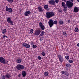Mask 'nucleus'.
Here are the masks:
<instances>
[{"instance_id": "nucleus-1", "label": "nucleus", "mask_w": 79, "mask_h": 79, "mask_svg": "<svg viewBox=\"0 0 79 79\" xmlns=\"http://www.w3.org/2000/svg\"><path fill=\"white\" fill-rule=\"evenodd\" d=\"M54 15H55V13L53 11H51L46 12L45 16L47 19H49L50 18L54 16Z\"/></svg>"}, {"instance_id": "nucleus-2", "label": "nucleus", "mask_w": 79, "mask_h": 79, "mask_svg": "<svg viewBox=\"0 0 79 79\" xmlns=\"http://www.w3.org/2000/svg\"><path fill=\"white\" fill-rule=\"evenodd\" d=\"M57 21L55 20L54 21H53V20L52 19L50 20L49 21L48 23L49 25V26L50 27H53V24H57Z\"/></svg>"}, {"instance_id": "nucleus-3", "label": "nucleus", "mask_w": 79, "mask_h": 79, "mask_svg": "<svg viewBox=\"0 0 79 79\" xmlns=\"http://www.w3.org/2000/svg\"><path fill=\"white\" fill-rule=\"evenodd\" d=\"M66 5L68 8H70L73 6V3L72 2L67 1L66 2Z\"/></svg>"}, {"instance_id": "nucleus-4", "label": "nucleus", "mask_w": 79, "mask_h": 79, "mask_svg": "<svg viewBox=\"0 0 79 79\" xmlns=\"http://www.w3.org/2000/svg\"><path fill=\"white\" fill-rule=\"evenodd\" d=\"M16 68L17 70H23L25 68V67L23 65L18 64L17 65Z\"/></svg>"}, {"instance_id": "nucleus-5", "label": "nucleus", "mask_w": 79, "mask_h": 79, "mask_svg": "<svg viewBox=\"0 0 79 79\" xmlns=\"http://www.w3.org/2000/svg\"><path fill=\"white\" fill-rule=\"evenodd\" d=\"M0 62L1 63H3L4 64H6V60L2 56H0Z\"/></svg>"}, {"instance_id": "nucleus-6", "label": "nucleus", "mask_w": 79, "mask_h": 79, "mask_svg": "<svg viewBox=\"0 0 79 79\" xmlns=\"http://www.w3.org/2000/svg\"><path fill=\"white\" fill-rule=\"evenodd\" d=\"M41 32V31H40V30H37L35 31V33H34V35L38 36V35H39L40 34Z\"/></svg>"}, {"instance_id": "nucleus-7", "label": "nucleus", "mask_w": 79, "mask_h": 79, "mask_svg": "<svg viewBox=\"0 0 79 79\" xmlns=\"http://www.w3.org/2000/svg\"><path fill=\"white\" fill-rule=\"evenodd\" d=\"M39 25L41 29L42 30V31H44L45 29V26L43 24H42V22H40L39 23Z\"/></svg>"}, {"instance_id": "nucleus-8", "label": "nucleus", "mask_w": 79, "mask_h": 79, "mask_svg": "<svg viewBox=\"0 0 79 79\" xmlns=\"http://www.w3.org/2000/svg\"><path fill=\"white\" fill-rule=\"evenodd\" d=\"M60 73H61L62 74H64L66 76H68V77L69 76V73L67 71H62L60 72Z\"/></svg>"}, {"instance_id": "nucleus-9", "label": "nucleus", "mask_w": 79, "mask_h": 79, "mask_svg": "<svg viewBox=\"0 0 79 79\" xmlns=\"http://www.w3.org/2000/svg\"><path fill=\"white\" fill-rule=\"evenodd\" d=\"M57 57H58L59 60L60 61V63H63V57L61 56L60 55H58L57 56Z\"/></svg>"}, {"instance_id": "nucleus-10", "label": "nucleus", "mask_w": 79, "mask_h": 79, "mask_svg": "<svg viewBox=\"0 0 79 79\" xmlns=\"http://www.w3.org/2000/svg\"><path fill=\"white\" fill-rule=\"evenodd\" d=\"M31 11L30 10H27L24 13V15L26 16H27L31 15Z\"/></svg>"}, {"instance_id": "nucleus-11", "label": "nucleus", "mask_w": 79, "mask_h": 79, "mask_svg": "<svg viewBox=\"0 0 79 79\" xmlns=\"http://www.w3.org/2000/svg\"><path fill=\"white\" fill-rule=\"evenodd\" d=\"M7 22L8 23H10V24H12V25H13V23L12 22V21L11 19L10 18V17H8V18L7 19Z\"/></svg>"}, {"instance_id": "nucleus-12", "label": "nucleus", "mask_w": 79, "mask_h": 79, "mask_svg": "<svg viewBox=\"0 0 79 79\" xmlns=\"http://www.w3.org/2000/svg\"><path fill=\"white\" fill-rule=\"evenodd\" d=\"M48 2L50 4H51L52 5H55V2L53 0H50L48 1Z\"/></svg>"}, {"instance_id": "nucleus-13", "label": "nucleus", "mask_w": 79, "mask_h": 79, "mask_svg": "<svg viewBox=\"0 0 79 79\" xmlns=\"http://www.w3.org/2000/svg\"><path fill=\"white\" fill-rule=\"evenodd\" d=\"M27 74V73L25 71H23L22 72V77H26V75Z\"/></svg>"}, {"instance_id": "nucleus-14", "label": "nucleus", "mask_w": 79, "mask_h": 79, "mask_svg": "<svg viewBox=\"0 0 79 79\" xmlns=\"http://www.w3.org/2000/svg\"><path fill=\"white\" fill-rule=\"evenodd\" d=\"M6 79H9V78H11V74L8 73L5 75Z\"/></svg>"}, {"instance_id": "nucleus-15", "label": "nucleus", "mask_w": 79, "mask_h": 79, "mask_svg": "<svg viewBox=\"0 0 79 79\" xmlns=\"http://www.w3.org/2000/svg\"><path fill=\"white\" fill-rule=\"evenodd\" d=\"M22 60L19 58H17L16 60V62L17 63H18V64H20L21 63Z\"/></svg>"}, {"instance_id": "nucleus-16", "label": "nucleus", "mask_w": 79, "mask_h": 79, "mask_svg": "<svg viewBox=\"0 0 79 79\" xmlns=\"http://www.w3.org/2000/svg\"><path fill=\"white\" fill-rule=\"evenodd\" d=\"M38 11L39 12H42L44 11V10L42 9V8L40 6L38 7Z\"/></svg>"}, {"instance_id": "nucleus-17", "label": "nucleus", "mask_w": 79, "mask_h": 79, "mask_svg": "<svg viewBox=\"0 0 79 79\" xmlns=\"http://www.w3.org/2000/svg\"><path fill=\"white\" fill-rule=\"evenodd\" d=\"M74 13L76 12L77 13L79 11V9L77 7H75L74 9Z\"/></svg>"}, {"instance_id": "nucleus-18", "label": "nucleus", "mask_w": 79, "mask_h": 79, "mask_svg": "<svg viewBox=\"0 0 79 79\" xmlns=\"http://www.w3.org/2000/svg\"><path fill=\"white\" fill-rule=\"evenodd\" d=\"M63 7L64 8V9L63 10V11H64V12L67 11V10H68V6H66Z\"/></svg>"}, {"instance_id": "nucleus-19", "label": "nucleus", "mask_w": 79, "mask_h": 79, "mask_svg": "<svg viewBox=\"0 0 79 79\" xmlns=\"http://www.w3.org/2000/svg\"><path fill=\"white\" fill-rule=\"evenodd\" d=\"M58 23L60 25H62L64 23V21L63 20H60L59 21Z\"/></svg>"}, {"instance_id": "nucleus-20", "label": "nucleus", "mask_w": 79, "mask_h": 79, "mask_svg": "<svg viewBox=\"0 0 79 79\" xmlns=\"http://www.w3.org/2000/svg\"><path fill=\"white\" fill-rule=\"evenodd\" d=\"M45 32L44 31H42V32L39 35V37H42L43 35H44V34H45Z\"/></svg>"}, {"instance_id": "nucleus-21", "label": "nucleus", "mask_w": 79, "mask_h": 79, "mask_svg": "<svg viewBox=\"0 0 79 79\" xmlns=\"http://www.w3.org/2000/svg\"><path fill=\"white\" fill-rule=\"evenodd\" d=\"M48 72L45 71L44 72V75L45 76H48Z\"/></svg>"}, {"instance_id": "nucleus-22", "label": "nucleus", "mask_w": 79, "mask_h": 79, "mask_svg": "<svg viewBox=\"0 0 79 79\" xmlns=\"http://www.w3.org/2000/svg\"><path fill=\"white\" fill-rule=\"evenodd\" d=\"M6 29H2V33L3 34H5V33H6Z\"/></svg>"}, {"instance_id": "nucleus-23", "label": "nucleus", "mask_w": 79, "mask_h": 79, "mask_svg": "<svg viewBox=\"0 0 79 79\" xmlns=\"http://www.w3.org/2000/svg\"><path fill=\"white\" fill-rule=\"evenodd\" d=\"M74 31L75 32H79V29H78V28L76 27Z\"/></svg>"}, {"instance_id": "nucleus-24", "label": "nucleus", "mask_w": 79, "mask_h": 79, "mask_svg": "<svg viewBox=\"0 0 79 79\" xmlns=\"http://www.w3.org/2000/svg\"><path fill=\"white\" fill-rule=\"evenodd\" d=\"M7 1L10 3H12L13 2L14 0H7Z\"/></svg>"}, {"instance_id": "nucleus-25", "label": "nucleus", "mask_w": 79, "mask_h": 79, "mask_svg": "<svg viewBox=\"0 0 79 79\" xmlns=\"http://www.w3.org/2000/svg\"><path fill=\"white\" fill-rule=\"evenodd\" d=\"M62 6H63V7H64V6H66V4H65V2H62Z\"/></svg>"}, {"instance_id": "nucleus-26", "label": "nucleus", "mask_w": 79, "mask_h": 79, "mask_svg": "<svg viewBox=\"0 0 79 79\" xmlns=\"http://www.w3.org/2000/svg\"><path fill=\"white\" fill-rule=\"evenodd\" d=\"M66 66L68 68H71V65L69 64H66Z\"/></svg>"}, {"instance_id": "nucleus-27", "label": "nucleus", "mask_w": 79, "mask_h": 79, "mask_svg": "<svg viewBox=\"0 0 79 79\" xmlns=\"http://www.w3.org/2000/svg\"><path fill=\"white\" fill-rule=\"evenodd\" d=\"M48 8V6L47 5H45L44 6V9H47Z\"/></svg>"}, {"instance_id": "nucleus-28", "label": "nucleus", "mask_w": 79, "mask_h": 79, "mask_svg": "<svg viewBox=\"0 0 79 79\" xmlns=\"http://www.w3.org/2000/svg\"><path fill=\"white\" fill-rule=\"evenodd\" d=\"M25 47L26 48H30L31 47V45L28 44H26Z\"/></svg>"}, {"instance_id": "nucleus-29", "label": "nucleus", "mask_w": 79, "mask_h": 79, "mask_svg": "<svg viewBox=\"0 0 79 79\" xmlns=\"http://www.w3.org/2000/svg\"><path fill=\"white\" fill-rule=\"evenodd\" d=\"M8 11L9 13H12V8H9V10Z\"/></svg>"}, {"instance_id": "nucleus-30", "label": "nucleus", "mask_w": 79, "mask_h": 79, "mask_svg": "<svg viewBox=\"0 0 79 79\" xmlns=\"http://www.w3.org/2000/svg\"><path fill=\"white\" fill-rule=\"evenodd\" d=\"M63 35H64V36H66L67 35V33H66V32L65 31H64L63 32Z\"/></svg>"}, {"instance_id": "nucleus-31", "label": "nucleus", "mask_w": 79, "mask_h": 79, "mask_svg": "<svg viewBox=\"0 0 79 79\" xmlns=\"http://www.w3.org/2000/svg\"><path fill=\"white\" fill-rule=\"evenodd\" d=\"M39 37H40V41H42L44 40V38H43L42 36H40Z\"/></svg>"}, {"instance_id": "nucleus-32", "label": "nucleus", "mask_w": 79, "mask_h": 79, "mask_svg": "<svg viewBox=\"0 0 79 79\" xmlns=\"http://www.w3.org/2000/svg\"><path fill=\"white\" fill-rule=\"evenodd\" d=\"M33 32H34V30H33V29H31V30H30V34H32V33H33Z\"/></svg>"}, {"instance_id": "nucleus-33", "label": "nucleus", "mask_w": 79, "mask_h": 79, "mask_svg": "<svg viewBox=\"0 0 79 79\" xmlns=\"http://www.w3.org/2000/svg\"><path fill=\"white\" fill-rule=\"evenodd\" d=\"M41 55H42L43 56H45V52L44 51L42 52L41 53Z\"/></svg>"}, {"instance_id": "nucleus-34", "label": "nucleus", "mask_w": 79, "mask_h": 79, "mask_svg": "<svg viewBox=\"0 0 79 79\" xmlns=\"http://www.w3.org/2000/svg\"><path fill=\"white\" fill-rule=\"evenodd\" d=\"M6 78V77H5V75H3L1 77V79H5Z\"/></svg>"}, {"instance_id": "nucleus-35", "label": "nucleus", "mask_w": 79, "mask_h": 79, "mask_svg": "<svg viewBox=\"0 0 79 79\" xmlns=\"http://www.w3.org/2000/svg\"><path fill=\"white\" fill-rule=\"evenodd\" d=\"M37 59L39 60H41V59H42V57L40 56H38L37 57Z\"/></svg>"}, {"instance_id": "nucleus-36", "label": "nucleus", "mask_w": 79, "mask_h": 79, "mask_svg": "<svg viewBox=\"0 0 79 79\" xmlns=\"http://www.w3.org/2000/svg\"><path fill=\"white\" fill-rule=\"evenodd\" d=\"M68 61L69 63H73V60H69Z\"/></svg>"}, {"instance_id": "nucleus-37", "label": "nucleus", "mask_w": 79, "mask_h": 79, "mask_svg": "<svg viewBox=\"0 0 79 79\" xmlns=\"http://www.w3.org/2000/svg\"><path fill=\"white\" fill-rule=\"evenodd\" d=\"M65 58L66 60H69V57L68 56H65Z\"/></svg>"}, {"instance_id": "nucleus-38", "label": "nucleus", "mask_w": 79, "mask_h": 79, "mask_svg": "<svg viewBox=\"0 0 79 79\" xmlns=\"http://www.w3.org/2000/svg\"><path fill=\"white\" fill-rule=\"evenodd\" d=\"M9 10V8H8V7L6 6V11H8Z\"/></svg>"}, {"instance_id": "nucleus-39", "label": "nucleus", "mask_w": 79, "mask_h": 79, "mask_svg": "<svg viewBox=\"0 0 79 79\" xmlns=\"http://www.w3.org/2000/svg\"><path fill=\"white\" fill-rule=\"evenodd\" d=\"M32 47L33 48H35L37 47V46L35 45L34 44L32 46Z\"/></svg>"}, {"instance_id": "nucleus-40", "label": "nucleus", "mask_w": 79, "mask_h": 79, "mask_svg": "<svg viewBox=\"0 0 79 79\" xmlns=\"http://www.w3.org/2000/svg\"><path fill=\"white\" fill-rule=\"evenodd\" d=\"M22 46L23 47H26V43H23L22 44Z\"/></svg>"}, {"instance_id": "nucleus-41", "label": "nucleus", "mask_w": 79, "mask_h": 79, "mask_svg": "<svg viewBox=\"0 0 79 79\" xmlns=\"http://www.w3.org/2000/svg\"><path fill=\"white\" fill-rule=\"evenodd\" d=\"M34 42L33 41H31V45H34Z\"/></svg>"}, {"instance_id": "nucleus-42", "label": "nucleus", "mask_w": 79, "mask_h": 79, "mask_svg": "<svg viewBox=\"0 0 79 79\" xmlns=\"http://www.w3.org/2000/svg\"><path fill=\"white\" fill-rule=\"evenodd\" d=\"M56 3H57L59 2V0H55Z\"/></svg>"}, {"instance_id": "nucleus-43", "label": "nucleus", "mask_w": 79, "mask_h": 79, "mask_svg": "<svg viewBox=\"0 0 79 79\" xmlns=\"http://www.w3.org/2000/svg\"><path fill=\"white\" fill-rule=\"evenodd\" d=\"M58 11L60 13H61V12H62V10H58Z\"/></svg>"}, {"instance_id": "nucleus-44", "label": "nucleus", "mask_w": 79, "mask_h": 79, "mask_svg": "<svg viewBox=\"0 0 79 79\" xmlns=\"http://www.w3.org/2000/svg\"><path fill=\"white\" fill-rule=\"evenodd\" d=\"M6 36L5 35H3L2 38L3 39H4V38H5V37H6Z\"/></svg>"}, {"instance_id": "nucleus-45", "label": "nucleus", "mask_w": 79, "mask_h": 79, "mask_svg": "<svg viewBox=\"0 0 79 79\" xmlns=\"http://www.w3.org/2000/svg\"><path fill=\"white\" fill-rule=\"evenodd\" d=\"M21 76V74H20L18 76V77H19V78Z\"/></svg>"}, {"instance_id": "nucleus-46", "label": "nucleus", "mask_w": 79, "mask_h": 79, "mask_svg": "<svg viewBox=\"0 0 79 79\" xmlns=\"http://www.w3.org/2000/svg\"><path fill=\"white\" fill-rule=\"evenodd\" d=\"M68 22L69 23H71V21L70 20H68Z\"/></svg>"}, {"instance_id": "nucleus-47", "label": "nucleus", "mask_w": 79, "mask_h": 79, "mask_svg": "<svg viewBox=\"0 0 79 79\" xmlns=\"http://www.w3.org/2000/svg\"><path fill=\"white\" fill-rule=\"evenodd\" d=\"M77 46L79 47V43L77 44Z\"/></svg>"}, {"instance_id": "nucleus-48", "label": "nucleus", "mask_w": 79, "mask_h": 79, "mask_svg": "<svg viewBox=\"0 0 79 79\" xmlns=\"http://www.w3.org/2000/svg\"><path fill=\"white\" fill-rule=\"evenodd\" d=\"M69 1H72V2H73V0H69Z\"/></svg>"}, {"instance_id": "nucleus-49", "label": "nucleus", "mask_w": 79, "mask_h": 79, "mask_svg": "<svg viewBox=\"0 0 79 79\" xmlns=\"http://www.w3.org/2000/svg\"><path fill=\"white\" fill-rule=\"evenodd\" d=\"M8 61H7V62H6V64H8Z\"/></svg>"}, {"instance_id": "nucleus-50", "label": "nucleus", "mask_w": 79, "mask_h": 79, "mask_svg": "<svg viewBox=\"0 0 79 79\" xmlns=\"http://www.w3.org/2000/svg\"><path fill=\"white\" fill-rule=\"evenodd\" d=\"M64 0V2H66L67 0Z\"/></svg>"}, {"instance_id": "nucleus-51", "label": "nucleus", "mask_w": 79, "mask_h": 79, "mask_svg": "<svg viewBox=\"0 0 79 79\" xmlns=\"http://www.w3.org/2000/svg\"><path fill=\"white\" fill-rule=\"evenodd\" d=\"M77 2H79V0H77Z\"/></svg>"}, {"instance_id": "nucleus-52", "label": "nucleus", "mask_w": 79, "mask_h": 79, "mask_svg": "<svg viewBox=\"0 0 79 79\" xmlns=\"http://www.w3.org/2000/svg\"><path fill=\"white\" fill-rule=\"evenodd\" d=\"M6 37L7 38H7H8V37L7 36Z\"/></svg>"}, {"instance_id": "nucleus-53", "label": "nucleus", "mask_w": 79, "mask_h": 79, "mask_svg": "<svg viewBox=\"0 0 79 79\" xmlns=\"http://www.w3.org/2000/svg\"><path fill=\"white\" fill-rule=\"evenodd\" d=\"M17 54H18V55H19V53H18Z\"/></svg>"}]
</instances>
